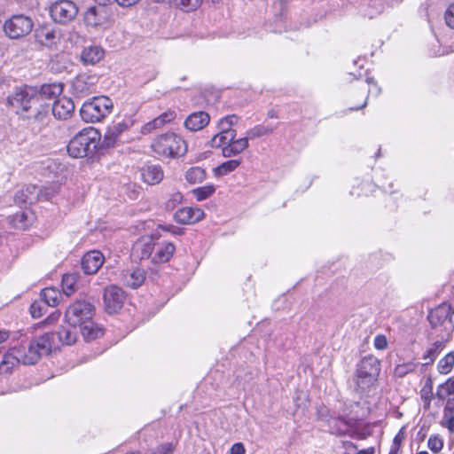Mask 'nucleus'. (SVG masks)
I'll return each mask as SVG.
<instances>
[{
	"label": "nucleus",
	"instance_id": "nucleus-1",
	"mask_svg": "<svg viewBox=\"0 0 454 454\" xmlns=\"http://www.w3.org/2000/svg\"><path fill=\"white\" fill-rule=\"evenodd\" d=\"M60 91V88L55 85H43L41 92L35 88L26 86L17 89L7 100L22 118L43 125L50 109L44 95H56Z\"/></svg>",
	"mask_w": 454,
	"mask_h": 454
},
{
	"label": "nucleus",
	"instance_id": "nucleus-2",
	"mask_svg": "<svg viewBox=\"0 0 454 454\" xmlns=\"http://www.w3.org/2000/svg\"><path fill=\"white\" fill-rule=\"evenodd\" d=\"M76 326L67 324L62 325L58 332L48 333L37 339L29 347V355L22 356L26 363L38 361L42 356L50 354L61 345L74 344L77 338Z\"/></svg>",
	"mask_w": 454,
	"mask_h": 454
},
{
	"label": "nucleus",
	"instance_id": "nucleus-3",
	"mask_svg": "<svg viewBox=\"0 0 454 454\" xmlns=\"http://www.w3.org/2000/svg\"><path fill=\"white\" fill-rule=\"evenodd\" d=\"M380 372V362L372 356H364L356 367L354 376V390L359 395H363L370 390L378 380Z\"/></svg>",
	"mask_w": 454,
	"mask_h": 454
},
{
	"label": "nucleus",
	"instance_id": "nucleus-4",
	"mask_svg": "<svg viewBox=\"0 0 454 454\" xmlns=\"http://www.w3.org/2000/svg\"><path fill=\"white\" fill-rule=\"evenodd\" d=\"M100 148V133L89 127L78 132L67 145L68 154L73 158H83L93 154Z\"/></svg>",
	"mask_w": 454,
	"mask_h": 454
},
{
	"label": "nucleus",
	"instance_id": "nucleus-5",
	"mask_svg": "<svg viewBox=\"0 0 454 454\" xmlns=\"http://www.w3.org/2000/svg\"><path fill=\"white\" fill-rule=\"evenodd\" d=\"M153 152L161 158H176L185 154V141L174 132H167L157 136L152 142Z\"/></svg>",
	"mask_w": 454,
	"mask_h": 454
},
{
	"label": "nucleus",
	"instance_id": "nucleus-6",
	"mask_svg": "<svg viewBox=\"0 0 454 454\" xmlns=\"http://www.w3.org/2000/svg\"><path fill=\"white\" fill-rule=\"evenodd\" d=\"M113 107V102L109 98L94 97L91 100L83 103L80 114L86 122H97L108 116Z\"/></svg>",
	"mask_w": 454,
	"mask_h": 454
},
{
	"label": "nucleus",
	"instance_id": "nucleus-7",
	"mask_svg": "<svg viewBox=\"0 0 454 454\" xmlns=\"http://www.w3.org/2000/svg\"><path fill=\"white\" fill-rule=\"evenodd\" d=\"M37 338L33 339L27 344L21 341L18 347H12L3 356L0 363V373H9L12 369L19 364L25 365L35 364L37 361L33 363H26L22 356L29 355V347Z\"/></svg>",
	"mask_w": 454,
	"mask_h": 454
},
{
	"label": "nucleus",
	"instance_id": "nucleus-8",
	"mask_svg": "<svg viewBox=\"0 0 454 454\" xmlns=\"http://www.w3.org/2000/svg\"><path fill=\"white\" fill-rule=\"evenodd\" d=\"M94 307L85 300H77L67 309L66 322L69 325H79L86 320L92 319Z\"/></svg>",
	"mask_w": 454,
	"mask_h": 454
},
{
	"label": "nucleus",
	"instance_id": "nucleus-9",
	"mask_svg": "<svg viewBox=\"0 0 454 454\" xmlns=\"http://www.w3.org/2000/svg\"><path fill=\"white\" fill-rule=\"evenodd\" d=\"M34 23L28 16L13 15L4 24L5 35L12 39H19L27 35L33 29Z\"/></svg>",
	"mask_w": 454,
	"mask_h": 454
},
{
	"label": "nucleus",
	"instance_id": "nucleus-10",
	"mask_svg": "<svg viewBox=\"0 0 454 454\" xmlns=\"http://www.w3.org/2000/svg\"><path fill=\"white\" fill-rule=\"evenodd\" d=\"M55 193L52 188H46L44 191L35 185H26L17 191L14 195V201L18 205L33 204L38 200H48Z\"/></svg>",
	"mask_w": 454,
	"mask_h": 454
},
{
	"label": "nucleus",
	"instance_id": "nucleus-11",
	"mask_svg": "<svg viewBox=\"0 0 454 454\" xmlns=\"http://www.w3.org/2000/svg\"><path fill=\"white\" fill-rule=\"evenodd\" d=\"M134 124L130 118L114 122L106 128L103 139L100 138V148L108 149L117 145L121 134L129 129Z\"/></svg>",
	"mask_w": 454,
	"mask_h": 454
},
{
	"label": "nucleus",
	"instance_id": "nucleus-12",
	"mask_svg": "<svg viewBox=\"0 0 454 454\" xmlns=\"http://www.w3.org/2000/svg\"><path fill=\"white\" fill-rule=\"evenodd\" d=\"M50 13L54 21L66 24L76 17L78 7L71 0H59L51 6Z\"/></svg>",
	"mask_w": 454,
	"mask_h": 454
},
{
	"label": "nucleus",
	"instance_id": "nucleus-13",
	"mask_svg": "<svg viewBox=\"0 0 454 454\" xmlns=\"http://www.w3.org/2000/svg\"><path fill=\"white\" fill-rule=\"evenodd\" d=\"M103 300L106 311L108 314H114L122 308L126 294L120 286L112 285L105 288Z\"/></svg>",
	"mask_w": 454,
	"mask_h": 454
},
{
	"label": "nucleus",
	"instance_id": "nucleus-14",
	"mask_svg": "<svg viewBox=\"0 0 454 454\" xmlns=\"http://www.w3.org/2000/svg\"><path fill=\"white\" fill-rule=\"evenodd\" d=\"M109 18L108 9L99 4L89 7L83 15L86 25L93 27L105 25Z\"/></svg>",
	"mask_w": 454,
	"mask_h": 454
},
{
	"label": "nucleus",
	"instance_id": "nucleus-15",
	"mask_svg": "<svg viewBox=\"0 0 454 454\" xmlns=\"http://www.w3.org/2000/svg\"><path fill=\"white\" fill-rule=\"evenodd\" d=\"M329 432L336 435H344L348 434L356 427L357 419L346 418L343 416L331 417L327 420Z\"/></svg>",
	"mask_w": 454,
	"mask_h": 454
},
{
	"label": "nucleus",
	"instance_id": "nucleus-16",
	"mask_svg": "<svg viewBox=\"0 0 454 454\" xmlns=\"http://www.w3.org/2000/svg\"><path fill=\"white\" fill-rule=\"evenodd\" d=\"M95 78L86 74H80L73 81L74 94L79 98H84L96 90Z\"/></svg>",
	"mask_w": 454,
	"mask_h": 454
},
{
	"label": "nucleus",
	"instance_id": "nucleus-17",
	"mask_svg": "<svg viewBox=\"0 0 454 454\" xmlns=\"http://www.w3.org/2000/svg\"><path fill=\"white\" fill-rule=\"evenodd\" d=\"M101 252L93 250L86 253L82 260V268L86 274H95L104 263Z\"/></svg>",
	"mask_w": 454,
	"mask_h": 454
},
{
	"label": "nucleus",
	"instance_id": "nucleus-18",
	"mask_svg": "<svg viewBox=\"0 0 454 454\" xmlns=\"http://www.w3.org/2000/svg\"><path fill=\"white\" fill-rule=\"evenodd\" d=\"M175 220L182 224H192L204 217V212L199 207H182L175 213Z\"/></svg>",
	"mask_w": 454,
	"mask_h": 454
},
{
	"label": "nucleus",
	"instance_id": "nucleus-19",
	"mask_svg": "<svg viewBox=\"0 0 454 454\" xmlns=\"http://www.w3.org/2000/svg\"><path fill=\"white\" fill-rule=\"evenodd\" d=\"M74 110L73 100L67 97H61L54 101L51 106L52 114L59 120H66L71 116Z\"/></svg>",
	"mask_w": 454,
	"mask_h": 454
},
{
	"label": "nucleus",
	"instance_id": "nucleus-20",
	"mask_svg": "<svg viewBox=\"0 0 454 454\" xmlns=\"http://www.w3.org/2000/svg\"><path fill=\"white\" fill-rule=\"evenodd\" d=\"M122 284L128 287L136 289L145 280V270L141 268L124 270L121 278Z\"/></svg>",
	"mask_w": 454,
	"mask_h": 454
},
{
	"label": "nucleus",
	"instance_id": "nucleus-21",
	"mask_svg": "<svg viewBox=\"0 0 454 454\" xmlns=\"http://www.w3.org/2000/svg\"><path fill=\"white\" fill-rule=\"evenodd\" d=\"M210 121V116L204 111L191 114L184 121V127L190 131H199L204 129Z\"/></svg>",
	"mask_w": 454,
	"mask_h": 454
},
{
	"label": "nucleus",
	"instance_id": "nucleus-22",
	"mask_svg": "<svg viewBox=\"0 0 454 454\" xmlns=\"http://www.w3.org/2000/svg\"><path fill=\"white\" fill-rule=\"evenodd\" d=\"M176 117L175 111L168 110L153 120L148 121L141 128V133L144 135L150 134L155 129H160L165 124L169 123Z\"/></svg>",
	"mask_w": 454,
	"mask_h": 454
},
{
	"label": "nucleus",
	"instance_id": "nucleus-23",
	"mask_svg": "<svg viewBox=\"0 0 454 454\" xmlns=\"http://www.w3.org/2000/svg\"><path fill=\"white\" fill-rule=\"evenodd\" d=\"M104 54L105 51L102 47L90 45L82 50L81 53V59L83 64L93 66L103 59Z\"/></svg>",
	"mask_w": 454,
	"mask_h": 454
},
{
	"label": "nucleus",
	"instance_id": "nucleus-24",
	"mask_svg": "<svg viewBox=\"0 0 454 454\" xmlns=\"http://www.w3.org/2000/svg\"><path fill=\"white\" fill-rule=\"evenodd\" d=\"M248 137H241L239 139H232L228 145L223 148V156L225 158H231L239 155L248 147Z\"/></svg>",
	"mask_w": 454,
	"mask_h": 454
},
{
	"label": "nucleus",
	"instance_id": "nucleus-25",
	"mask_svg": "<svg viewBox=\"0 0 454 454\" xmlns=\"http://www.w3.org/2000/svg\"><path fill=\"white\" fill-rule=\"evenodd\" d=\"M78 326H80L82 337L87 341H91L103 335V329L97 325L92 319L86 320Z\"/></svg>",
	"mask_w": 454,
	"mask_h": 454
},
{
	"label": "nucleus",
	"instance_id": "nucleus-26",
	"mask_svg": "<svg viewBox=\"0 0 454 454\" xmlns=\"http://www.w3.org/2000/svg\"><path fill=\"white\" fill-rule=\"evenodd\" d=\"M142 177L148 184H156L162 180L163 171L160 166H149L143 170Z\"/></svg>",
	"mask_w": 454,
	"mask_h": 454
},
{
	"label": "nucleus",
	"instance_id": "nucleus-27",
	"mask_svg": "<svg viewBox=\"0 0 454 454\" xmlns=\"http://www.w3.org/2000/svg\"><path fill=\"white\" fill-rule=\"evenodd\" d=\"M38 41L44 46L51 47L59 40V32L55 29L43 28L37 32Z\"/></svg>",
	"mask_w": 454,
	"mask_h": 454
},
{
	"label": "nucleus",
	"instance_id": "nucleus-28",
	"mask_svg": "<svg viewBox=\"0 0 454 454\" xmlns=\"http://www.w3.org/2000/svg\"><path fill=\"white\" fill-rule=\"evenodd\" d=\"M176 247L173 243L168 242L162 244L157 248L153 261L155 262H167L173 256Z\"/></svg>",
	"mask_w": 454,
	"mask_h": 454
},
{
	"label": "nucleus",
	"instance_id": "nucleus-29",
	"mask_svg": "<svg viewBox=\"0 0 454 454\" xmlns=\"http://www.w3.org/2000/svg\"><path fill=\"white\" fill-rule=\"evenodd\" d=\"M32 219V213L28 210H23L12 215V223L16 229L26 230L31 224Z\"/></svg>",
	"mask_w": 454,
	"mask_h": 454
},
{
	"label": "nucleus",
	"instance_id": "nucleus-30",
	"mask_svg": "<svg viewBox=\"0 0 454 454\" xmlns=\"http://www.w3.org/2000/svg\"><path fill=\"white\" fill-rule=\"evenodd\" d=\"M40 299L49 307H55L61 299V293L54 287H46L41 291Z\"/></svg>",
	"mask_w": 454,
	"mask_h": 454
},
{
	"label": "nucleus",
	"instance_id": "nucleus-31",
	"mask_svg": "<svg viewBox=\"0 0 454 454\" xmlns=\"http://www.w3.org/2000/svg\"><path fill=\"white\" fill-rule=\"evenodd\" d=\"M241 164V160L234 159L223 162L213 169L214 175L217 177L226 176L236 170Z\"/></svg>",
	"mask_w": 454,
	"mask_h": 454
},
{
	"label": "nucleus",
	"instance_id": "nucleus-32",
	"mask_svg": "<svg viewBox=\"0 0 454 454\" xmlns=\"http://www.w3.org/2000/svg\"><path fill=\"white\" fill-rule=\"evenodd\" d=\"M435 396L440 400H444L447 396H454V377L449 378L437 387Z\"/></svg>",
	"mask_w": 454,
	"mask_h": 454
},
{
	"label": "nucleus",
	"instance_id": "nucleus-33",
	"mask_svg": "<svg viewBox=\"0 0 454 454\" xmlns=\"http://www.w3.org/2000/svg\"><path fill=\"white\" fill-rule=\"evenodd\" d=\"M454 367V351L449 352L437 364V371L440 374L446 375L450 373Z\"/></svg>",
	"mask_w": 454,
	"mask_h": 454
},
{
	"label": "nucleus",
	"instance_id": "nucleus-34",
	"mask_svg": "<svg viewBox=\"0 0 454 454\" xmlns=\"http://www.w3.org/2000/svg\"><path fill=\"white\" fill-rule=\"evenodd\" d=\"M239 117L235 114L228 115L222 118L218 122L219 132L222 133H232V136H236V130L232 129L233 125L238 122Z\"/></svg>",
	"mask_w": 454,
	"mask_h": 454
},
{
	"label": "nucleus",
	"instance_id": "nucleus-35",
	"mask_svg": "<svg viewBox=\"0 0 454 454\" xmlns=\"http://www.w3.org/2000/svg\"><path fill=\"white\" fill-rule=\"evenodd\" d=\"M449 312L443 307L436 308L431 310L427 316L428 321L433 327L441 325L448 317Z\"/></svg>",
	"mask_w": 454,
	"mask_h": 454
},
{
	"label": "nucleus",
	"instance_id": "nucleus-36",
	"mask_svg": "<svg viewBox=\"0 0 454 454\" xmlns=\"http://www.w3.org/2000/svg\"><path fill=\"white\" fill-rule=\"evenodd\" d=\"M236 136H232V133H222L219 132L215 134L210 140V145L215 148L221 147L224 148L225 145H228L232 139H234Z\"/></svg>",
	"mask_w": 454,
	"mask_h": 454
},
{
	"label": "nucleus",
	"instance_id": "nucleus-37",
	"mask_svg": "<svg viewBox=\"0 0 454 454\" xmlns=\"http://www.w3.org/2000/svg\"><path fill=\"white\" fill-rule=\"evenodd\" d=\"M206 177V172L200 167L190 168L185 174V178L190 184L201 183Z\"/></svg>",
	"mask_w": 454,
	"mask_h": 454
},
{
	"label": "nucleus",
	"instance_id": "nucleus-38",
	"mask_svg": "<svg viewBox=\"0 0 454 454\" xmlns=\"http://www.w3.org/2000/svg\"><path fill=\"white\" fill-rule=\"evenodd\" d=\"M134 249L137 252L140 251L141 259L149 258L154 249V244L151 239H148L147 240L137 242L135 245Z\"/></svg>",
	"mask_w": 454,
	"mask_h": 454
},
{
	"label": "nucleus",
	"instance_id": "nucleus-39",
	"mask_svg": "<svg viewBox=\"0 0 454 454\" xmlns=\"http://www.w3.org/2000/svg\"><path fill=\"white\" fill-rule=\"evenodd\" d=\"M62 289L66 295L73 294L76 289V277L73 274H67L62 278Z\"/></svg>",
	"mask_w": 454,
	"mask_h": 454
},
{
	"label": "nucleus",
	"instance_id": "nucleus-40",
	"mask_svg": "<svg viewBox=\"0 0 454 454\" xmlns=\"http://www.w3.org/2000/svg\"><path fill=\"white\" fill-rule=\"evenodd\" d=\"M215 192V186L208 184L192 190V194L197 200L201 201L209 198Z\"/></svg>",
	"mask_w": 454,
	"mask_h": 454
},
{
	"label": "nucleus",
	"instance_id": "nucleus-41",
	"mask_svg": "<svg viewBox=\"0 0 454 454\" xmlns=\"http://www.w3.org/2000/svg\"><path fill=\"white\" fill-rule=\"evenodd\" d=\"M272 128H267L262 125H257L247 131V137L249 139H254L268 134L272 133Z\"/></svg>",
	"mask_w": 454,
	"mask_h": 454
},
{
	"label": "nucleus",
	"instance_id": "nucleus-42",
	"mask_svg": "<svg viewBox=\"0 0 454 454\" xmlns=\"http://www.w3.org/2000/svg\"><path fill=\"white\" fill-rule=\"evenodd\" d=\"M48 307L45 302L39 299L31 304L30 314L34 318H39L46 312Z\"/></svg>",
	"mask_w": 454,
	"mask_h": 454
},
{
	"label": "nucleus",
	"instance_id": "nucleus-43",
	"mask_svg": "<svg viewBox=\"0 0 454 454\" xmlns=\"http://www.w3.org/2000/svg\"><path fill=\"white\" fill-rule=\"evenodd\" d=\"M201 4L202 0H176V5L185 12L194 11Z\"/></svg>",
	"mask_w": 454,
	"mask_h": 454
},
{
	"label": "nucleus",
	"instance_id": "nucleus-44",
	"mask_svg": "<svg viewBox=\"0 0 454 454\" xmlns=\"http://www.w3.org/2000/svg\"><path fill=\"white\" fill-rule=\"evenodd\" d=\"M427 447L433 452H439L443 448V440L438 434L431 435L427 441Z\"/></svg>",
	"mask_w": 454,
	"mask_h": 454
},
{
	"label": "nucleus",
	"instance_id": "nucleus-45",
	"mask_svg": "<svg viewBox=\"0 0 454 454\" xmlns=\"http://www.w3.org/2000/svg\"><path fill=\"white\" fill-rule=\"evenodd\" d=\"M443 348L444 343L442 341H435L433 346L426 351V354L423 357L425 359L429 358L434 360Z\"/></svg>",
	"mask_w": 454,
	"mask_h": 454
},
{
	"label": "nucleus",
	"instance_id": "nucleus-46",
	"mask_svg": "<svg viewBox=\"0 0 454 454\" xmlns=\"http://www.w3.org/2000/svg\"><path fill=\"white\" fill-rule=\"evenodd\" d=\"M421 398L425 401V407L428 409L430 407L431 400L433 397L432 392V382L429 380L428 383L420 391Z\"/></svg>",
	"mask_w": 454,
	"mask_h": 454
},
{
	"label": "nucleus",
	"instance_id": "nucleus-47",
	"mask_svg": "<svg viewBox=\"0 0 454 454\" xmlns=\"http://www.w3.org/2000/svg\"><path fill=\"white\" fill-rule=\"evenodd\" d=\"M415 370L414 364L408 363V364H398L395 368V375L398 378H403L405 375H407L409 372H411Z\"/></svg>",
	"mask_w": 454,
	"mask_h": 454
},
{
	"label": "nucleus",
	"instance_id": "nucleus-48",
	"mask_svg": "<svg viewBox=\"0 0 454 454\" xmlns=\"http://www.w3.org/2000/svg\"><path fill=\"white\" fill-rule=\"evenodd\" d=\"M441 425L446 427L449 430V432L454 433V412L443 411Z\"/></svg>",
	"mask_w": 454,
	"mask_h": 454
},
{
	"label": "nucleus",
	"instance_id": "nucleus-49",
	"mask_svg": "<svg viewBox=\"0 0 454 454\" xmlns=\"http://www.w3.org/2000/svg\"><path fill=\"white\" fill-rule=\"evenodd\" d=\"M373 344L376 349L384 350L387 347V340L385 335L378 334L374 338Z\"/></svg>",
	"mask_w": 454,
	"mask_h": 454
},
{
	"label": "nucleus",
	"instance_id": "nucleus-50",
	"mask_svg": "<svg viewBox=\"0 0 454 454\" xmlns=\"http://www.w3.org/2000/svg\"><path fill=\"white\" fill-rule=\"evenodd\" d=\"M446 24L454 29V4H450L445 12Z\"/></svg>",
	"mask_w": 454,
	"mask_h": 454
},
{
	"label": "nucleus",
	"instance_id": "nucleus-51",
	"mask_svg": "<svg viewBox=\"0 0 454 454\" xmlns=\"http://www.w3.org/2000/svg\"><path fill=\"white\" fill-rule=\"evenodd\" d=\"M366 82L370 85L368 93L374 92L376 95H378L380 92V88L376 84L372 77L367 78Z\"/></svg>",
	"mask_w": 454,
	"mask_h": 454
},
{
	"label": "nucleus",
	"instance_id": "nucleus-52",
	"mask_svg": "<svg viewBox=\"0 0 454 454\" xmlns=\"http://www.w3.org/2000/svg\"><path fill=\"white\" fill-rule=\"evenodd\" d=\"M231 454H245V448L242 443H234L230 450Z\"/></svg>",
	"mask_w": 454,
	"mask_h": 454
},
{
	"label": "nucleus",
	"instance_id": "nucleus-53",
	"mask_svg": "<svg viewBox=\"0 0 454 454\" xmlns=\"http://www.w3.org/2000/svg\"><path fill=\"white\" fill-rule=\"evenodd\" d=\"M444 412H454V395L449 397L443 408Z\"/></svg>",
	"mask_w": 454,
	"mask_h": 454
},
{
	"label": "nucleus",
	"instance_id": "nucleus-54",
	"mask_svg": "<svg viewBox=\"0 0 454 454\" xmlns=\"http://www.w3.org/2000/svg\"><path fill=\"white\" fill-rule=\"evenodd\" d=\"M140 0H115L121 7H130L137 4Z\"/></svg>",
	"mask_w": 454,
	"mask_h": 454
},
{
	"label": "nucleus",
	"instance_id": "nucleus-55",
	"mask_svg": "<svg viewBox=\"0 0 454 454\" xmlns=\"http://www.w3.org/2000/svg\"><path fill=\"white\" fill-rule=\"evenodd\" d=\"M182 194L179 192H176L173 194L172 199L168 200V207H174L176 203H179L182 200Z\"/></svg>",
	"mask_w": 454,
	"mask_h": 454
},
{
	"label": "nucleus",
	"instance_id": "nucleus-56",
	"mask_svg": "<svg viewBox=\"0 0 454 454\" xmlns=\"http://www.w3.org/2000/svg\"><path fill=\"white\" fill-rule=\"evenodd\" d=\"M59 317V313L54 312L51 313L44 321L43 324L51 325L56 322Z\"/></svg>",
	"mask_w": 454,
	"mask_h": 454
},
{
	"label": "nucleus",
	"instance_id": "nucleus-57",
	"mask_svg": "<svg viewBox=\"0 0 454 454\" xmlns=\"http://www.w3.org/2000/svg\"><path fill=\"white\" fill-rule=\"evenodd\" d=\"M10 336V333L6 330L0 331V344L4 342Z\"/></svg>",
	"mask_w": 454,
	"mask_h": 454
},
{
	"label": "nucleus",
	"instance_id": "nucleus-58",
	"mask_svg": "<svg viewBox=\"0 0 454 454\" xmlns=\"http://www.w3.org/2000/svg\"><path fill=\"white\" fill-rule=\"evenodd\" d=\"M98 4L106 7L107 4L115 2V0H94Z\"/></svg>",
	"mask_w": 454,
	"mask_h": 454
},
{
	"label": "nucleus",
	"instance_id": "nucleus-59",
	"mask_svg": "<svg viewBox=\"0 0 454 454\" xmlns=\"http://www.w3.org/2000/svg\"><path fill=\"white\" fill-rule=\"evenodd\" d=\"M401 438L399 437V435H396L395 438H394V442H393V444H394V447L395 448V450H398L399 447H400V444H401Z\"/></svg>",
	"mask_w": 454,
	"mask_h": 454
},
{
	"label": "nucleus",
	"instance_id": "nucleus-60",
	"mask_svg": "<svg viewBox=\"0 0 454 454\" xmlns=\"http://www.w3.org/2000/svg\"><path fill=\"white\" fill-rule=\"evenodd\" d=\"M373 453H374V450L372 448L362 450L357 452V454H373Z\"/></svg>",
	"mask_w": 454,
	"mask_h": 454
},
{
	"label": "nucleus",
	"instance_id": "nucleus-61",
	"mask_svg": "<svg viewBox=\"0 0 454 454\" xmlns=\"http://www.w3.org/2000/svg\"><path fill=\"white\" fill-rule=\"evenodd\" d=\"M174 234L180 235L183 233V231L180 229H177L176 227H173V230L171 231Z\"/></svg>",
	"mask_w": 454,
	"mask_h": 454
},
{
	"label": "nucleus",
	"instance_id": "nucleus-62",
	"mask_svg": "<svg viewBox=\"0 0 454 454\" xmlns=\"http://www.w3.org/2000/svg\"><path fill=\"white\" fill-rule=\"evenodd\" d=\"M157 3H172L174 2L176 4V0H154Z\"/></svg>",
	"mask_w": 454,
	"mask_h": 454
},
{
	"label": "nucleus",
	"instance_id": "nucleus-63",
	"mask_svg": "<svg viewBox=\"0 0 454 454\" xmlns=\"http://www.w3.org/2000/svg\"><path fill=\"white\" fill-rule=\"evenodd\" d=\"M396 452H397V450H395V448L394 447V444H393L392 447H391L389 454H395Z\"/></svg>",
	"mask_w": 454,
	"mask_h": 454
},
{
	"label": "nucleus",
	"instance_id": "nucleus-64",
	"mask_svg": "<svg viewBox=\"0 0 454 454\" xmlns=\"http://www.w3.org/2000/svg\"><path fill=\"white\" fill-rule=\"evenodd\" d=\"M366 105H367V99H365V100L364 101V103L362 104V106H361L356 107V110H358V109H360V108H363V107L366 106Z\"/></svg>",
	"mask_w": 454,
	"mask_h": 454
}]
</instances>
